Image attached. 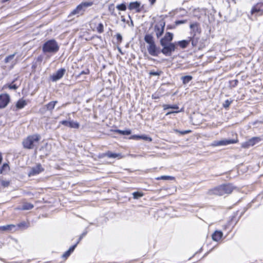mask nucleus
Instances as JSON below:
<instances>
[{
    "instance_id": "obj_34",
    "label": "nucleus",
    "mask_w": 263,
    "mask_h": 263,
    "mask_svg": "<svg viewBox=\"0 0 263 263\" xmlns=\"http://www.w3.org/2000/svg\"><path fill=\"white\" fill-rule=\"evenodd\" d=\"M9 169V165L7 163H4L0 168V173L2 174L5 170Z\"/></svg>"
},
{
    "instance_id": "obj_23",
    "label": "nucleus",
    "mask_w": 263,
    "mask_h": 263,
    "mask_svg": "<svg viewBox=\"0 0 263 263\" xmlns=\"http://www.w3.org/2000/svg\"><path fill=\"white\" fill-rule=\"evenodd\" d=\"M15 228V226L13 224H8L4 226H0V231H12L13 229Z\"/></svg>"
},
{
    "instance_id": "obj_27",
    "label": "nucleus",
    "mask_w": 263,
    "mask_h": 263,
    "mask_svg": "<svg viewBox=\"0 0 263 263\" xmlns=\"http://www.w3.org/2000/svg\"><path fill=\"white\" fill-rule=\"evenodd\" d=\"M115 132L122 135H129L131 134L130 130H122L120 129H117L115 130Z\"/></svg>"
},
{
    "instance_id": "obj_22",
    "label": "nucleus",
    "mask_w": 263,
    "mask_h": 263,
    "mask_svg": "<svg viewBox=\"0 0 263 263\" xmlns=\"http://www.w3.org/2000/svg\"><path fill=\"white\" fill-rule=\"evenodd\" d=\"M77 243H76L73 246H71L69 249L68 250H67L66 252H65L63 254V257L66 259L70 255V254L74 251V250L76 248V247H77Z\"/></svg>"
},
{
    "instance_id": "obj_52",
    "label": "nucleus",
    "mask_w": 263,
    "mask_h": 263,
    "mask_svg": "<svg viewBox=\"0 0 263 263\" xmlns=\"http://www.w3.org/2000/svg\"><path fill=\"white\" fill-rule=\"evenodd\" d=\"M121 21L123 22H125V19L123 16H121Z\"/></svg>"
},
{
    "instance_id": "obj_43",
    "label": "nucleus",
    "mask_w": 263,
    "mask_h": 263,
    "mask_svg": "<svg viewBox=\"0 0 263 263\" xmlns=\"http://www.w3.org/2000/svg\"><path fill=\"white\" fill-rule=\"evenodd\" d=\"M130 139H134V140H140V135H132L130 138Z\"/></svg>"
},
{
    "instance_id": "obj_30",
    "label": "nucleus",
    "mask_w": 263,
    "mask_h": 263,
    "mask_svg": "<svg viewBox=\"0 0 263 263\" xmlns=\"http://www.w3.org/2000/svg\"><path fill=\"white\" fill-rule=\"evenodd\" d=\"M97 30L99 33H102L104 32V26L102 23H99L97 27Z\"/></svg>"
},
{
    "instance_id": "obj_7",
    "label": "nucleus",
    "mask_w": 263,
    "mask_h": 263,
    "mask_svg": "<svg viewBox=\"0 0 263 263\" xmlns=\"http://www.w3.org/2000/svg\"><path fill=\"white\" fill-rule=\"evenodd\" d=\"M237 142V139H222L219 141H213V142L212 144V145L214 146L227 145L231 144L236 143Z\"/></svg>"
},
{
    "instance_id": "obj_51",
    "label": "nucleus",
    "mask_w": 263,
    "mask_h": 263,
    "mask_svg": "<svg viewBox=\"0 0 263 263\" xmlns=\"http://www.w3.org/2000/svg\"><path fill=\"white\" fill-rule=\"evenodd\" d=\"M150 1H151V4L153 5L155 3L156 0H150Z\"/></svg>"
},
{
    "instance_id": "obj_29",
    "label": "nucleus",
    "mask_w": 263,
    "mask_h": 263,
    "mask_svg": "<svg viewBox=\"0 0 263 263\" xmlns=\"http://www.w3.org/2000/svg\"><path fill=\"white\" fill-rule=\"evenodd\" d=\"M163 109L164 110L172 108V109H178L179 108V107L177 105H168V104H164L163 105Z\"/></svg>"
},
{
    "instance_id": "obj_10",
    "label": "nucleus",
    "mask_w": 263,
    "mask_h": 263,
    "mask_svg": "<svg viewBox=\"0 0 263 263\" xmlns=\"http://www.w3.org/2000/svg\"><path fill=\"white\" fill-rule=\"evenodd\" d=\"M10 100V96L7 93L0 95V108L6 107Z\"/></svg>"
},
{
    "instance_id": "obj_36",
    "label": "nucleus",
    "mask_w": 263,
    "mask_h": 263,
    "mask_svg": "<svg viewBox=\"0 0 263 263\" xmlns=\"http://www.w3.org/2000/svg\"><path fill=\"white\" fill-rule=\"evenodd\" d=\"M140 139H142V140H144L145 141H149V142L152 141V139L151 137H148L147 136L145 135H141L140 136Z\"/></svg>"
},
{
    "instance_id": "obj_46",
    "label": "nucleus",
    "mask_w": 263,
    "mask_h": 263,
    "mask_svg": "<svg viewBox=\"0 0 263 263\" xmlns=\"http://www.w3.org/2000/svg\"><path fill=\"white\" fill-rule=\"evenodd\" d=\"M176 131L177 132L180 133L182 135H184V134L189 133L190 132V130H184V131L180 132L178 130H176Z\"/></svg>"
},
{
    "instance_id": "obj_11",
    "label": "nucleus",
    "mask_w": 263,
    "mask_h": 263,
    "mask_svg": "<svg viewBox=\"0 0 263 263\" xmlns=\"http://www.w3.org/2000/svg\"><path fill=\"white\" fill-rule=\"evenodd\" d=\"M66 70L64 68L59 69L55 73L51 76V80L53 82H56L61 79L64 75Z\"/></svg>"
},
{
    "instance_id": "obj_26",
    "label": "nucleus",
    "mask_w": 263,
    "mask_h": 263,
    "mask_svg": "<svg viewBox=\"0 0 263 263\" xmlns=\"http://www.w3.org/2000/svg\"><path fill=\"white\" fill-rule=\"evenodd\" d=\"M198 40L199 38L194 35L192 37H190L189 41H191L192 45L193 47H196L198 45Z\"/></svg>"
},
{
    "instance_id": "obj_38",
    "label": "nucleus",
    "mask_w": 263,
    "mask_h": 263,
    "mask_svg": "<svg viewBox=\"0 0 263 263\" xmlns=\"http://www.w3.org/2000/svg\"><path fill=\"white\" fill-rule=\"evenodd\" d=\"M162 73V71L159 70L157 71H151L149 72L150 76H160Z\"/></svg>"
},
{
    "instance_id": "obj_6",
    "label": "nucleus",
    "mask_w": 263,
    "mask_h": 263,
    "mask_svg": "<svg viewBox=\"0 0 263 263\" xmlns=\"http://www.w3.org/2000/svg\"><path fill=\"white\" fill-rule=\"evenodd\" d=\"M161 46L162 47L161 52L165 56H171L177 48L176 43L165 44L164 45Z\"/></svg>"
},
{
    "instance_id": "obj_48",
    "label": "nucleus",
    "mask_w": 263,
    "mask_h": 263,
    "mask_svg": "<svg viewBox=\"0 0 263 263\" xmlns=\"http://www.w3.org/2000/svg\"><path fill=\"white\" fill-rule=\"evenodd\" d=\"M179 112V111H170L166 114V115H170V114H173V113H177Z\"/></svg>"
},
{
    "instance_id": "obj_37",
    "label": "nucleus",
    "mask_w": 263,
    "mask_h": 263,
    "mask_svg": "<svg viewBox=\"0 0 263 263\" xmlns=\"http://www.w3.org/2000/svg\"><path fill=\"white\" fill-rule=\"evenodd\" d=\"M232 102V100H231V101H229V100H226L223 104V107L225 108L229 107Z\"/></svg>"
},
{
    "instance_id": "obj_42",
    "label": "nucleus",
    "mask_w": 263,
    "mask_h": 263,
    "mask_svg": "<svg viewBox=\"0 0 263 263\" xmlns=\"http://www.w3.org/2000/svg\"><path fill=\"white\" fill-rule=\"evenodd\" d=\"M17 226H18V227H20V228L24 227L25 228H26L28 227V226H27V223L25 222H21V223H19L17 225Z\"/></svg>"
},
{
    "instance_id": "obj_16",
    "label": "nucleus",
    "mask_w": 263,
    "mask_h": 263,
    "mask_svg": "<svg viewBox=\"0 0 263 263\" xmlns=\"http://www.w3.org/2000/svg\"><path fill=\"white\" fill-rule=\"evenodd\" d=\"M140 6L141 3L139 2H131L128 5V9L130 10H136V12H140L141 11Z\"/></svg>"
},
{
    "instance_id": "obj_24",
    "label": "nucleus",
    "mask_w": 263,
    "mask_h": 263,
    "mask_svg": "<svg viewBox=\"0 0 263 263\" xmlns=\"http://www.w3.org/2000/svg\"><path fill=\"white\" fill-rule=\"evenodd\" d=\"M34 207L33 205L30 203L26 202L24 203L21 209L23 210H29L32 209Z\"/></svg>"
},
{
    "instance_id": "obj_28",
    "label": "nucleus",
    "mask_w": 263,
    "mask_h": 263,
    "mask_svg": "<svg viewBox=\"0 0 263 263\" xmlns=\"http://www.w3.org/2000/svg\"><path fill=\"white\" fill-rule=\"evenodd\" d=\"M192 79L193 77L191 76H185L181 78L183 83L184 84L188 83L190 81L192 80Z\"/></svg>"
},
{
    "instance_id": "obj_18",
    "label": "nucleus",
    "mask_w": 263,
    "mask_h": 263,
    "mask_svg": "<svg viewBox=\"0 0 263 263\" xmlns=\"http://www.w3.org/2000/svg\"><path fill=\"white\" fill-rule=\"evenodd\" d=\"M223 233L221 231H216L212 235V239L215 241H218L221 239Z\"/></svg>"
},
{
    "instance_id": "obj_14",
    "label": "nucleus",
    "mask_w": 263,
    "mask_h": 263,
    "mask_svg": "<svg viewBox=\"0 0 263 263\" xmlns=\"http://www.w3.org/2000/svg\"><path fill=\"white\" fill-rule=\"evenodd\" d=\"M44 170L42 167V165L40 164H39L31 168L28 174V175L29 176H35L42 172Z\"/></svg>"
},
{
    "instance_id": "obj_19",
    "label": "nucleus",
    "mask_w": 263,
    "mask_h": 263,
    "mask_svg": "<svg viewBox=\"0 0 263 263\" xmlns=\"http://www.w3.org/2000/svg\"><path fill=\"white\" fill-rule=\"evenodd\" d=\"M57 103V101H51L45 105L44 108L46 109L47 110L51 111L54 109L55 105Z\"/></svg>"
},
{
    "instance_id": "obj_17",
    "label": "nucleus",
    "mask_w": 263,
    "mask_h": 263,
    "mask_svg": "<svg viewBox=\"0 0 263 263\" xmlns=\"http://www.w3.org/2000/svg\"><path fill=\"white\" fill-rule=\"evenodd\" d=\"M104 156H106L110 158H116L120 159L122 158L121 154L120 153H114L110 151H108L104 154Z\"/></svg>"
},
{
    "instance_id": "obj_21",
    "label": "nucleus",
    "mask_w": 263,
    "mask_h": 263,
    "mask_svg": "<svg viewBox=\"0 0 263 263\" xmlns=\"http://www.w3.org/2000/svg\"><path fill=\"white\" fill-rule=\"evenodd\" d=\"M190 41L189 40H182L178 41L176 43V45H179L181 48H185L189 44Z\"/></svg>"
},
{
    "instance_id": "obj_25",
    "label": "nucleus",
    "mask_w": 263,
    "mask_h": 263,
    "mask_svg": "<svg viewBox=\"0 0 263 263\" xmlns=\"http://www.w3.org/2000/svg\"><path fill=\"white\" fill-rule=\"evenodd\" d=\"M16 79H14L11 84H6L4 86V88L8 87L10 89H14L16 90L18 88V86H17L16 84H13V83L16 81Z\"/></svg>"
},
{
    "instance_id": "obj_49",
    "label": "nucleus",
    "mask_w": 263,
    "mask_h": 263,
    "mask_svg": "<svg viewBox=\"0 0 263 263\" xmlns=\"http://www.w3.org/2000/svg\"><path fill=\"white\" fill-rule=\"evenodd\" d=\"M3 160L2 155V153H0V164L2 163Z\"/></svg>"
},
{
    "instance_id": "obj_4",
    "label": "nucleus",
    "mask_w": 263,
    "mask_h": 263,
    "mask_svg": "<svg viewBox=\"0 0 263 263\" xmlns=\"http://www.w3.org/2000/svg\"><path fill=\"white\" fill-rule=\"evenodd\" d=\"M60 47L55 40H50L46 42L43 46L42 50L44 53H55L59 50Z\"/></svg>"
},
{
    "instance_id": "obj_35",
    "label": "nucleus",
    "mask_w": 263,
    "mask_h": 263,
    "mask_svg": "<svg viewBox=\"0 0 263 263\" xmlns=\"http://www.w3.org/2000/svg\"><path fill=\"white\" fill-rule=\"evenodd\" d=\"M15 56V53H13L12 54H11L8 57H7L5 59V62L6 63H7L9 62L11 60H12Z\"/></svg>"
},
{
    "instance_id": "obj_3",
    "label": "nucleus",
    "mask_w": 263,
    "mask_h": 263,
    "mask_svg": "<svg viewBox=\"0 0 263 263\" xmlns=\"http://www.w3.org/2000/svg\"><path fill=\"white\" fill-rule=\"evenodd\" d=\"M40 139L41 136L38 134L29 136L23 140V146L25 148L33 149L37 146Z\"/></svg>"
},
{
    "instance_id": "obj_1",
    "label": "nucleus",
    "mask_w": 263,
    "mask_h": 263,
    "mask_svg": "<svg viewBox=\"0 0 263 263\" xmlns=\"http://www.w3.org/2000/svg\"><path fill=\"white\" fill-rule=\"evenodd\" d=\"M145 42L148 44L147 49L148 53L152 56L157 57L161 52L157 48L153 35L151 34H147L144 36Z\"/></svg>"
},
{
    "instance_id": "obj_20",
    "label": "nucleus",
    "mask_w": 263,
    "mask_h": 263,
    "mask_svg": "<svg viewBox=\"0 0 263 263\" xmlns=\"http://www.w3.org/2000/svg\"><path fill=\"white\" fill-rule=\"evenodd\" d=\"M27 102L23 99H20L16 103V107L17 109L24 108L27 105Z\"/></svg>"
},
{
    "instance_id": "obj_15",
    "label": "nucleus",
    "mask_w": 263,
    "mask_h": 263,
    "mask_svg": "<svg viewBox=\"0 0 263 263\" xmlns=\"http://www.w3.org/2000/svg\"><path fill=\"white\" fill-rule=\"evenodd\" d=\"M60 123L64 125L65 126L69 127L70 128H79L80 125L79 123L77 122H74L73 121H67L66 120H63L60 122Z\"/></svg>"
},
{
    "instance_id": "obj_2",
    "label": "nucleus",
    "mask_w": 263,
    "mask_h": 263,
    "mask_svg": "<svg viewBox=\"0 0 263 263\" xmlns=\"http://www.w3.org/2000/svg\"><path fill=\"white\" fill-rule=\"evenodd\" d=\"M234 190L233 186L231 184H226L221 185L213 190L209 191L210 195H216L218 196H222L224 194H230Z\"/></svg>"
},
{
    "instance_id": "obj_33",
    "label": "nucleus",
    "mask_w": 263,
    "mask_h": 263,
    "mask_svg": "<svg viewBox=\"0 0 263 263\" xmlns=\"http://www.w3.org/2000/svg\"><path fill=\"white\" fill-rule=\"evenodd\" d=\"M133 195L134 199H138L143 196V195L140 192H136L133 193Z\"/></svg>"
},
{
    "instance_id": "obj_8",
    "label": "nucleus",
    "mask_w": 263,
    "mask_h": 263,
    "mask_svg": "<svg viewBox=\"0 0 263 263\" xmlns=\"http://www.w3.org/2000/svg\"><path fill=\"white\" fill-rule=\"evenodd\" d=\"M165 23L163 21L160 22L154 27V30L157 38H159L163 33Z\"/></svg>"
},
{
    "instance_id": "obj_13",
    "label": "nucleus",
    "mask_w": 263,
    "mask_h": 263,
    "mask_svg": "<svg viewBox=\"0 0 263 263\" xmlns=\"http://www.w3.org/2000/svg\"><path fill=\"white\" fill-rule=\"evenodd\" d=\"M252 14L260 15L263 14V4L258 3L255 5L251 10Z\"/></svg>"
},
{
    "instance_id": "obj_47",
    "label": "nucleus",
    "mask_w": 263,
    "mask_h": 263,
    "mask_svg": "<svg viewBox=\"0 0 263 263\" xmlns=\"http://www.w3.org/2000/svg\"><path fill=\"white\" fill-rule=\"evenodd\" d=\"M86 234V233H83L81 236H80V238L79 239V240L76 243L77 245L79 243L80 241L83 238V237Z\"/></svg>"
},
{
    "instance_id": "obj_39",
    "label": "nucleus",
    "mask_w": 263,
    "mask_h": 263,
    "mask_svg": "<svg viewBox=\"0 0 263 263\" xmlns=\"http://www.w3.org/2000/svg\"><path fill=\"white\" fill-rule=\"evenodd\" d=\"M89 73V70L88 69H86L85 70L82 71L78 75L76 76V78H79L82 74H88Z\"/></svg>"
},
{
    "instance_id": "obj_9",
    "label": "nucleus",
    "mask_w": 263,
    "mask_h": 263,
    "mask_svg": "<svg viewBox=\"0 0 263 263\" xmlns=\"http://www.w3.org/2000/svg\"><path fill=\"white\" fill-rule=\"evenodd\" d=\"M261 140L259 137H254L241 144V146L245 148H248L258 143Z\"/></svg>"
},
{
    "instance_id": "obj_50",
    "label": "nucleus",
    "mask_w": 263,
    "mask_h": 263,
    "mask_svg": "<svg viewBox=\"0 0 263 263\" xmlns=\"http://www.w3.org/2000/svg\"><path fill=\"white\" fill-rule=\"evenodd\" d=\"M128 16H129V18H130V22H131L130 24L132 25V26H134L133 22V21H132V18H131V17H130V15H129Z\"/></svg>"
},
{
    "instance_id": "obj_40",
    "label": "nucleus",
    "mask_w": 263,
    "mask_h": 263,
    "mask_svg": "<svg viewBox=\"0 0 263 263\" xmlns=\"http://www.w3.org/2000/svg\"><path fill=\"white\" fill-rule=\"evenodd\" d=\"M9 181L7 180H2L1 181V184L4 187H7L9 185Z\"/></svg>"
},
{
    "instance_id": "obj_32",
    "label": "nucleus",
    "mask_w": 263,
    "mask_h": 263,
    "mask_svg": "<svg viewBox=\"0 0 263 263\" xmlns=\"http://www.w3.org/2000/svg\"><path fill=\"white\" fill-rule=\"evenodd\" d=\"M174 177L170 176H161L160 177L157 178V180H172Z\"/></svg>"
},
{
    "instance_id": "obj_41",
    "label": "nucleus",
    "mask_w": 263,
    "mask_h": 263,
    "mask_svg": "<svg viewBox=\"0 0 263 263\" xmlns=\"http://www.w3.org/2000/svg\"><path fill=\"white\" fill-rule=\"evenodd\" d=\"M186 22H187L186 20L176 21L175 22V24L176 25H180V24H184V23H186Z\"/></svg>"
},
{
    "instance_id": "obj_31",
    "label": "nucleus",
    "mask_w": 263,
    "mask_h": 263,
    "mask_svg": "<svg viewBox=\"0 0 263 263\" xmlns=\"http://www.w3.org/2000/svg\"><path fill=\"white\" fill-rule=\"evenodd\" d=\"M117 9H118L119 10L121 11H125L126 10V6L125 4H121L120 5H118L116 6Z\"/></svg>"
},
{
    "instance_id": "obj_44",
    "label": "nucleus",
    "mask_w": 263,
    "mask_h": 263,
    "mask_svg": "<svg viewBox=\"0 0 263 263\" xmlns=\"http://www.w3.org/2000/svg\"><path fill=\"white\" fill-rule=\"evenodd\" d=\"M116 37H117V40H118V41L119 42H121V41L122 40V35L120 33H118L116 35Z\"/></svg>"
},
{
    "instance_id": "obj_45",
    "label": "nucleus",
    "mask_w": 263,
    "mask_h": 263,
    "mask_svg": "<svg viewBox=\"0 0 263 263\" xmlns=\"http://www.w3.org/2000/svg\"><path fill=\"white\" fill-rule=\"evenodd\" d=\"M198 25V24L197 23H193L190 25V28L192 29H194L195 27L197 28Z\"/></svg>"
},
{
    "instance_id": "obj_5",
    "label": "nucleus",
    "mask_w": 263,
    "mask_h": 263,
    "mask_svg": "<svg viewBox=\"0 0 263 263\" xmlns=\"http://www.w3.org/2000/svg\"><path fill=\"white\" fill-rule=\"evenodd\" d=\"M93 5L92 2H85L81 3L76 9H74L70 13L71 15H77L78 16L81 15L84 13L85 9L91 7Z\"/></svg>"
},
{
    "instance_id": "obj_12",
    "label": "nucleus",
    "mask_w": 263,
    "mask_h": 263,
    "mask_svg": "<svg viewBox=\"0 0 263 263\" xmlns=\"http://www.w3.org/2000/svg\"><path fill=\"white\" fill-rule=\"evenodd\" d=\"M173 39V34L167 32L165 33L164 37L161 39L160 44L161 45H164L165 44L172 43L171 42Z\"/></svg>"
}]
</instances>
